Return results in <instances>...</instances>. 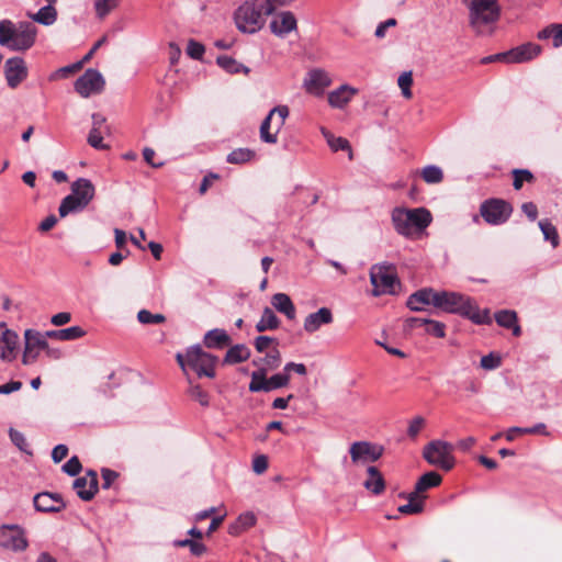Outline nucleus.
Returning a JSON list of instances; mask_svg holds the SVG:
<instances>
[{
    "mask_svg": "<svg viewBox=\"0 0 562 562\" xmlns=\"http://www.w3.org/2000/svg\"><path fill=\"white\" fill-rule=\"evenodd\" d=\"M358 93V89L349 86L341 85L336 90H333L328 94V103L330 106L336 109H342L350 100Z\"/></svg>",
    "mask_w": 562,
    "mask_h": 562,
    "instance_id": "a878e982",
    "label": "nucleus"
},
{
    "mask_svg": "<svg viewBox=\"0 0 562 562\" xmlns=\"http://www.w3.org/2000/svg\"><path fill=\"white\" fill-rule=\"evenodd\" d=\"M94 193V186L89 179L79 178L74 181L70 194L61 200L58 207L60 217L85 210L93 200Z\"/></svg>",
    "mask_w": 562,
    "mask_h": 562,
    "instance_id": "39448f33",
    "label": "nucleus"
},
{
    "mask_svg": "<svg viewBox=\"0 0 562 562\" xmlns=\"http://www.w3.org/2000/svg\"><path fill=\"white\" fill-rule=\"evenodd\" d=\"M539 227L543 234L546 240H550L553 248L559 245V236L557 228L548 220H541Z\"/></svg>",
    "mask_w": 562,
    "mask_h": 562,
    "instance_id": "a18cd8bd",
    "label": "nucleus"
},
{
    "mask_svg": "<svg viewBox=\"0 0 562 562\" xmlns=\"http://www.w3.org/2000/svg\"><path fill=\"white\" fill-rule=\"evenodd\" d=\"M268 469V459L266 456H257L252 461V470L257 474H262Z\"/></svg>",
    "mask_w": 562,
    "mask_h": 562,
    "instance_id": "680f3d73",
    "label": "nucleus"
},
{
    "mask_svg": "<svg viewBox=\"0 0 562 562\" xmlns=\"http://www.w3.org/2000/svg\"><path fill=\"white\" fill-rule=\"evenodd\" d=\"M541 52V47L533 43L522 44L508 52L496 54V58L501 61L512 63H526L537 57Z\"/></svg>",
    "mask_w": 562,
    "mask_h": 562,
    "instance_id": "f3484780",
    "label": "nucleus"
},
{
    "mask_svg": "<svg viewBox=\"0 0 562 562\" xmlns=\"http://www.w3.org/2000/svg\"><path fill=\"white\" fill-rule=\"evenodd\" d=\"M250 357L249 348L244 344L231 347L224 358V363L236 364L246 361Z\"/></svg>",
    "mask_w": 562,
    "mask_h": 562,
    "instance_id": "473e14b6",
    "label": "nucleus"
},
{
    "mask_svg": "<svg viewBox=\"0 0 562 562\" xmlns=\"http://www.w3.org/2000/svg\"><path fill=\"white\" fill-rule=\"evenodd\" d=\"M521 210L530 221H536L538 216V209L535 203L526 202L521 205Z\"/></svg>",
    "mask_w": 562,
    "mask_h": 562,
    "instance_id": "774afa93",
    "label": "nucleus"
},
{
    "mask_svg": "<svg viewBox=\"0 0 562 562\" xmlns=\"http://www.w3.org/2000/svg\"><path fill=\"white\" fill-rule=\"evenodd\" d=\"M397 83H398V87L401 88L402 90V94L404 95V98L406 99H411L412 98V90H411V87L413 85V77H412V72H403L398 79H397Z\"/></svg>",
    "mask_w": 562,
    "mask_h": 562,
    "instance_id": "6e6d98bb",
    "label": "nucleus"
},
{
    "mask_svg": "<svg viewBox=\"0 0 562 562\" xmlns=\"http://www.w3.org/2000/svg\"><path fill=\"white\" fill-rule=\"evenodd\" d=\"M436 307L450 314L467 317L475 324H491L488 308L481 311L475 302L467 295L452 291H439L436 295Z\"/></svg>",
    "mask_w": 562,
    "mask_h": 562,
    "instance_id": "f257e3e1",
    "label": "nucleus"
},
{
    "mask_svg": "<svg viewBox=\"0 0 562 562\" xmlns=\"http://www.w3.org/2000/svg\"><path fill=\"white\" fill-rule=\"evenodd\" d=\"M74 87L80 97L89 98L104 90L105 80L99 70L89 68L75 81Z\"/></svg>",
    "mask_w": 562,
    "mask_h": 562,
    "instance_id": "2eb2a0df",
    "label": "nucleus"
},
{
    "mask_svg": "<svg viewBox=\"0 0 562 562\" xmlns=\"http://www.w3.org/2000/svg\"><path fill=\"white\" fill-rule=\"evenodd\" d=\"M255 366L262 364L260 369L276 370L281 364V353L277 347H272L269 351H266V356L259 360H254Z\"/></svg>",
    "mask_w": 562,
    "mask_h": 562,
    "instance_id": "f704fd0d",
    "label": "nucleus"
},
{
    "mask_svg": "<svg viewBox=\"0 0 562 562\" xmlns=\"http://www.w3.org/2000/svg\"><path fill=\"white\" fill-rule=\"evenodd\" d=\"M86 335V331L80 326H71L64 329H54V330H47L46 336L52 339L57 340H76L78 338H81Z\"/></svg>",
    "mask_w": 562,
    "mask_h": 562,
    "instance_id": "7c9ffc66",
    "label": "nucleus"
},
{
    "mask_svg": "<svg viewBox=\"0 0 562 562\" xmlns=\"http://www.w3.org/2000/svg\"><path fill=\"white\" fill-rule=\"evenodd\" d=\"M438 292L431 288L420 289L408 296L407 306L416 312L423 311L424 306L429 304L436 307V295H438Z\"/></svg>",
    "mask_w": 562,
    "mask_h": 562,
    "instance_id": "393cba45",
    "label": "nucleus"
},
{
    "mask_svg": "<svg viewBox=\"0 0 562 562\" xmlns=\"http://www.w3.org/2000/svg\"><path fill=\"white\" fill-rule=\"evenodd\" d=\"M137 319L139 323L149 325V324H161L166 321V317L162 314H153L147 310H140L137 313Z\"/></svg>",
    "mask_w": 562,
    "mask_h": 562,
    "instance_id": "de8ad7c7",
    "label": "nucleus"
},
{
    "mask_svg": "<svg viewBox=\"0 0 562 562\" xmlns=\"http://www.w3.org/2000/svg\"><path fill=\"white\" fill-rule=\"evenodd\" d=\"M4 74L8 86L16 88L27 77V68L23 58H9L4 64Z\"/></svg>",
    "mask_w": 562,
    "mask_h": 562,
    "instance_id": "aec40b11",
    "label": "nucleus"
},
{
    "mask_svg": "<svg viewBox=\"0 0 562 562\" xmlns=\"http://www.w3.org/2000/svg\"><path fill=\"white\" fill-rule=\"evenodd\" d=\"M453 447L442 440H432L424 447L423 457L431 465L449 471L454 465Z\"/></svg>",
    "mask_w": 562,
    "mask_h": 562,
    "instance_id": "1a4fd4ad",
    "label": "nucleus"
},
{
    "mask_svg": "<svg viewBox=\"0 0 562 562\" xmlns=\"http://www.w3.org/2000/svg\"><path fill=\"white\" fill-rule=\"evenodd\" d=\"M289 114V106L283 104L270 110L260 125V138L263 143L276 144L278 142V133L283 127Z\"/></svg>",
    "mask_w": 562,
    "mask_h": 562,
    "instance_id": "9d476101",
    "label": "nucleus"
},
{
    "mask_svg": "<svg viewBox=\"0 0 562 562\" xmlns=\"http://www.w3.org/2000/svg\"><path fill=\"white\" fill-rule=\"evenodd\" d=\"M265 0H248L245 1L235 11L234 20L236 27L248 34H254L260 31L265 24L267 16L270 15L267 9L262 4Z\"/></svg>",
    "mask_w": 562,
    "mask_h": 562,
    "instance_id": "20e7f679",
    "label": "nucleus"
},
{
    "mask_svg": "<svg viewBox=\"0 0 562 562\" xmlns=\"http://www.w3.org/2000/svg\"><path fill=\"white\" fill-rule=\"evenodd\" d=\"M74 490L82 501H91L98 492V476L94 471H89L85 476L74 481Z\"/></svg>",
    "mask_w": 562,
    "mask_h": 562,
    "instance_id": "5701e85b",
    "label": "nucleus"
},
{
    "mask_svg": "<svg viewBox=\"0 0 562 562\" xmlns=\"http://www.w3.org/2000/svg\"><path fill=\"white\" fill-rule=\"evenodd\" d=\"M331 85L329 74L323 69L311 70L304 79V88L306 92L319 97L325 89Z\"/></svg>",
    "mask_w": 562,
    "mask_h": 562,
    "instance_id": "6ab92c4d",
    "label": "nucleus"
},
{
    "mask_svg": "<svg viewBox=\"0 0 562 562\" xmlns=\"http://www.w3.org/2000/svg\"><path fill=\"white\" fill-rule=\"evenodd\" d=\"M217 65L229 74L248 72L249 69L229 56H218Z\"/></svg>",
    "mask_w": 562,
    "mask_h": 562,
    "instance_id": "ea45409f",
    "label": "nucleus"
},
{
    "mask_svg": "<svg viewBox=\"0 0 562 562\" xmlns=\"http://www.w3.org/2000/svg\"><path fill=\"white\" fill-rule=\"evenodd\" d=\"M367 475L368 477L363 482L364 488L373 495H381L385 491V480L380 470L374 465H369Z\"/></svg>",
    "mask_w": 562,
    "mask_h": 562,
    "instance_id": "bb28decb",
    "label": "nucleus"
},
{
    "mask_svg": "<svg viewBox=\"0 0 562 562\" xmlns=\"http://www.w3.org/2000/svg\"><path fill=\"white\" fill-rule=\"evenodd\" d=\"M441 475L435 471H429L422 475L419 480L416 482L415 491L422 494L425 491L436 487L441 483Z\"/></svg>",
    "mask_w": 562,
    "mask_h": 562,
    "instance_id": "c9c22d12",
    "label": "nucleus"
},
{
    "mask_svg": "<svg viewBox=\"0 0 562 562\" xmlns=\"http://www.w3.org/2000/svg\"><path fill=\"white\" fill-rule=\"evenodd\" d=\"M394 229L404 237H413L425 231L431 223V213L425 207H395L391 214Z\"/></svg>",
    "mask_w": 562,
    "mask_h": 562,
    "instance_id": "f03ea898",
    "label": "nucleus"
},
{
    "mask_svg": "<svg viewBox=\"0 0 562 562\" xmlns=\"http://www.w3.org/2000/svg\"><path fill=\"white\" fill-rule=\"evenodd\" d=\"M383 452L382 446L366 440L355 441L349 447L351 462L355 465L373 463L383 456Z\"/></svg>",
    "mask_w": 562,
    "mask_h": 562,
    "instance_id": "ddd939ff",
    "label": "nucleus"
},
{
    "mask_svg": "<svg viewBox=\"0 0 562 562\" xmlns=\"http://www.w3.org/2000/svg\"><path fill=\"white\" fill-rule=\"evenodd\" d=\"M32 20L42 25H52L57 20V11L52 4L44 5L36 13L31 15Z\"/></svg>",
    "mask_w": 562,
    "mask_h": 562,
    "instance_id": "e433bc0d",
    "label": "nucleus"
},
{
    "mask_svg": "<svg viewBox=\"0 0 562 562\" xmlns=\"http://www.w3.org/2000/svg\"><path fill=\"white\" fill-rule=\"evenodd\" d=\"M255 157V151L249 148H237L234 149L227 156L229 164H245L250 161Z\"/></svg>",
    "mask_w": 562,
    "mask_h": 562,
    "instance_id": "37998d69",
    "label": "nucleus"
},
{
    "mask_svg": "<svg viewBox=\"0 0 562 562\" xmlns=\"http://www.w3.org/2000/svg\"><path fill=\"white\" fill-rule=\"evenodd\" d=\"M290 383V374L282 373L273 374L267 379L266 369H258L251 373V381L249 383V391L252 393L257 392H270L272 390L281 389Z\"/></svg>",
    "mask_w": 562,
    "mask_h": 562,
    "instance_id": "f8f14e48",
    "label": "nucleus"
},
{
    "mask_svg": "<svg viewBox=\"0 0 562 562\" xmlns=\"http://www.w3.org/2000/svg\"><path fill=\"white\" fill-rule=\"evenodd\" d=\"M46 333L42 334L34 329H26L24 331V352L22 357L23 364H31L36 361L40 352L45 351L47 348Z\"/></svg>",
    "mask_w": 562,
    "mask_h": 562,
    "instance_id": "dca6fc26",
    "label": "nucleus"
},
{
    "mask_svg": "<svg viewBox=\"0 0 562 562\" xmlns=\"http://www.w3.org/2000/svg\"><path fill=\"white\" fill-rule=\"evenodd\" d=\"M425 331L434 337L443 338L446 336V325L438 321L428 319Z\"/></svg>",
    "mask_w": 562,
    "mask_h": 562,
    "instance_id": "603ef678",
    "label": "nucleus"
},
{
    "mask_svg": "<svg viewBox=\"0 0 562 562\" xmlns=\"http://www.w3.org/2000/svg\"><path fill=\"white\" fill-rule=\"evenodd\" d=\"M370 282L373 286L372 294L374 296L395 294L396 286L400 284L395 267L385 262L371 267Z\"/></svg>",
    "mask_w": 562,
    "mask_h": 562,
    "instance_id": "6e6552de",
    "label": "nucleus"
},
{
    "mask_svg": "<svg viewBox=\"0 0 562 562\" xmlns=\"http://www.w3.org/2000/svg\"><path fill=\"white\" fill-rule=\"evenodd\" d=\"M539 40H549L552 38V44L554 47L562 46V24H551L538 33Z\"/></svg>",
    "mask_w": 562,
    "mask_h": 562,
    "instance_id": "58836bf2",
    "label": "nucleus"
},
{
    "mask_svg": "<svg viewBox=\"0 0 562 562\" xmlns=\"http://www.w3.org/2000/svg\"><path fill=\"white\" fill-rule=\"evenodd\" d=\"M297 21L291 11H282L273 16L270 22L271 32L279 36L284 37L292 31L296 30Z\"/></svg>",
    "mask_w": 562,
    "mask_h": 562,
    "instance_id": "4be33fe9",
    "label": "nucleus"
},
{
    "mask_svg": "<svg viewBox=\"0 0 562 562\" xmlns=\"http://www.w3.org/2000/svg\"><path fill=\"white\" fill-rule=\"evenodd\" d=\"M64 472H66L70 476H75L79 474L81 471V463L77 457H71L64 465Z\"/></svg>",
    "mask_w": 562,
    "mask_h": 562,
    "instance_id": "bf43d9fd",
    "label": "nucleus"
},
{
    "mask_svg": "<svg viewBox=\"0 0 562 562\" xmlns=\"http://www.w3.org/2000/svg\"><path fill=\"white\" fill-rule=\"evenodd\" d=\"M420 176L426 183L436 184L442 181L443 172L442 170L435 165H429L423 168L420 171Z\"/></svg>",
    "mask_w": 562,
    "mask_h": 562,
    "instance_id": "79ce46f5",
    "label": "nucleus"
},
{
    "mask_svg": "<svg viewBox=\"0 0 562 562\" xmlns=\"http://www.w3.org/2000/svg\"><path fill=\"white\" fill-rule=\"evenodd\" d=\"M322 134L327 140L328 146L333 151L347 150L349 159H352V150L349 142L344 137H336L326 130H322Z\"/></svg>",
    "mask_w": 562,
    "mask_h": 562,
    "instance_id": "4c0bfd02",
    "label": "nucleus"
},
{
    "mask_svg": "<svg viewBox=\"0 0 562 562\" xmlns=\"http://www.w3.org/2000/svg\"><path fill=\"white\" fill-rule=\"evenodd\" d=\"M204 52H205V48L204 46L194 41V40H190L188 42V45H187V54L193 58V59H201L204 55Z\"/></svg>",
    "mask_w": 562,
    "mask_h": 562,
    "instance_id": "13d9d810",
    "label": "nucleus"
},
{
    "mask_svg": "<svg viewBox=\"0 0 562 562\" xmlns=\"http://www.w3.org/2000/svg\"><path fill=\"white\" fill-rule=\"evenodd\" d=\"M117 479V473L113 470H110V469H103L102 470V480H103V483H102V487L103 488H109L112 483Z\"/></svg>",
    "mask_w": 562,
    "mask_h": 562,
    "instance_id": "0e129e2a",
    "label": "nucleus"
},
{
    "mask_svg": "<svg viewBox=\"0 0 562 562\" xmlns=\"http://www.w3.org/2000/svg\"><path fill=\"white\" fill-rule=\"evenodd\" d=\"M280 326V319L270 307H265L259 322L256 324V329L259 333L266 330H273Z\"/></svg>",
    "mask_w": 562,
    "mask_h": 562,
    "instance_id": "72a5a7b5",
    "label": "nucleus"
},
{
    "mask_svg": "<svg viewBox=\"0 0 562 562\" xmlns=\"http://www.w3.org/2000/svg\"><path fill=\"white\" fill-rule=\"evenodd\" d=\"M68 454V448L65 445H57L52 451V459L58 463Z\"/></svg>",
    "mask_w": 562,
    "mask_h": 562,
    "instance_id": "69168bd1",
    "label": "nucleus"
},
{
    "mask_svg": "<svg viewBox=\"0 0 562 562\" xmlns=\"http://www.w3.org/2000/svg\"><path fill=\"white\" fill-rule=\"evenodd\" d=\"M272 306L284 314L288 319L293 321L296 317V310L291 297L285 293H276L271 299Z\"/></svg>",
    "mask_w": 562,
    "mask_h": 562,
    "instance_id": "cd10ccee",
    "label": "nucleus"
},
{
    "mask_svg": "<svg viewBox=\"0 0 562 562\" xmlns=\"http://www.w3.org/2000/svg\"><path fill=\"white\" fill-rule=\"evenodd\" d=\"M203 342L211 349H222L231 344V337L224 329L215 328L204 335Z\"/></svg>",
    "mask_w": 562,
    "mask_h": 562,
    "instance_id": "c85d7f7f",
    "label": "nucleus"
},
{
    "mask_svg": "<svg viewBox=\"0 0 562 562\" xmlns=\"http://www.w3.org/2000/svg\"><path fill=\"white\" fill-rule=\"evenodd\" d=\"M255 348L258 352L269 351L272 347H277L279 342L269 336H258L254 341Z\"/></svg>",
    "mask_w": 562,
    "mask_h": 562,
    "instance_id": "09e8293b",
    "label": "nucleus"
},
{
    "mask_svg": "<svg viewBox=\"0 0 562 562\" xmlns=\"http://www.w3.org/2000/svg\"><path fill=\"white\" fill-rule=\"evenodd\" d=\"M514 432H520V434H527V435H531V434H540V435H544V436L549 435L547 431L546 425L542 423H539L532 427H512V428H509L506 432V439L508 441L514 440Z\"/></svg>",
    "mask_w": 562,
    "mask_h": 562,
    "instance_id": "a19ab883",
    "label": "nucleus"
},
{
    "mask_svg": "<svg viewBox=\"0 0 562 562\" xmlns=\"http://www.w3.org/2000/svg\"><path fill=\"white\" fill-rule=\"evenodd\" d=\"M188 392L193 400L200 403V405L209 406V394L200 385H191Z\"/></svg>",
    "mask_w": 562,
    "mask_h": 562,
    "instance_id": "4d7b16f0",
    "label": "nucleus"
},
{
    "mask_svg": "<svg viewBox=\"0 0 562 562\" xmlns=\"http://www.w3.org/2000/svg\"><path fill=\"white\" fill-rule=\"evenodd\" d=\"M9 436H10L11 441L13 442V445L16 448H19L23 452L31 453V451L29 450V445L26 442V439L21 431L16 430L14 428H10Z\"/></svg>",
    "mask_w": 562,
    "mask_h": 562,
    "instance_id": "864d4df0",
    "label": "nucleus"
},
{
    "mask_svg": "<svg viewBox=\"0 0 562 562\" xmlns=\"http://www.w3.org/2000/svg\"><path fill=\"white\" fill-rule=\"evenodd\" d=\"M70 319H71L70 313H68V312H60V313L55 314L50 318V323L53 325H55V326H63V325H66L67 323H69Z\"/></svg>",
    "mask_w": 562,
    "mask_h": 562,
    "instance_id": "338daca9",
    "label": "nucleus"
},
{
    "mask_svg": "<svg viewBox=\"0 0 562 562\" xmlns=\"http://www.w3.org/2000/svg\"><path fill=\"white\" fill-rule=\"evenodd\" d=\"M408 503L401 505L398 512L405 515H415L423 512L424 508V496H420L417 491H414L407 495Z\"/></svg>",
    "mask_w": 562,
    "mask_h": 562,
    "instance_id": "2f4dec72",
    "label": "nucleus"
},
{
    "mask_svg": "<svg viewBox=\"0 0 562 562\" xmlns=\"http://www.w3.org/2000/svg\"><path fill=\"white\" fill-rule=\"evenodd\" d=\"M513 176V186L516 190L521 189L524 182H531L533 180V175L527 169H515Z\"/></svg>",
    "mask_w": 562,
    "mask_h": 562,
    "instance_id": "8fccbe9b",
    "label": "nucleus"
},
{
    "mask_svg": "<svg viewBox=\"0 0 562 562\" xmlns=\"http://www.w3.org/2000/svg\"><path fill=\"white\" fill-rule=\"evenodd\" d=\"M470 10V24L477 34H487L499 16L497 0H465Z\"/></svg>",
    "mask_w": 562,
    "mask_h": 562,
    "instance_id": "423d86ee",
    "label": "nucleus"
},
{
    "mask_svg": "<svg viewBox=\"0 0 562 562\" xmlns=\"http://www.w3.org/2000/svg\"><path fill=\"white\" fill-rule=\"evenodd\" d=\"M19 336L9 329L4 323L0 324V358L3 361H12L16 357Z\"/></svg>",
    "mask_w": 562,
    "mask_h": 562,
    "instance_id": "a211bd4d",
    "label": "nucleus"
},
{
    "mask_svg": "<svg viewBox=\"0 0 562 562\" xmlns=\"http://www.w3.org/2000/svg\"><path fill=\"white\" fill-rule=\"evenodd\" d=\"M501 358L490 353L481 358V367L485 370H493L499 367Z\"/></svg>",
    "mask_w": 562,
    "mask_h": 562,
    "instance_id": "052dcab7",
    "label": "nucleus"
},
{
    "mask_svg": "<svg viewBox=\"0 0 562 562\" xmlns=\"http://www.w3.org/2000/svg\"><path fill=\"white\" fill-rule=\"evenodd\" d=\"M334 321L333 313L328 307H321L318 311L308 314L303 323V328L306 333L313 334L322 326L329 325Z\"/></svg>",
    "mask_w": 562,
    "mask_h": 562,
    "instance_id": "b1692460",
    "label": "nucleus"
},
{
    "mask_svg": "<svg viewBox=\"0 0 562 562\" xmlns=\"http://www.w3.org/2000/svg\"><path fill=\"white\" fill-rule=\"evenodd\" d=\"M426 425V419L423 416H415L408 424L407 436L415 440L418 434L423 430Z\"/></svg>",
    "mask_w": 562,
    "mask_h": 562,
    "instance_id": "3c124183",
    "label": "nucleus"
},
{
    "mask_svg": "<svg viewBox=\"0 0 562 562\" xmlns=\"http://www.w3.org/2000/svg\"><path fill=\"white\" fill-rule=\"evenodd\" d=\"M37 30L31 22L14 24L10 20L0 21V45L11 50H26L36 40Z\"/></svg>",
    "mask_w": 562,
    "mask_h": 562,
    "instance_id": "7ed1b4c3",
    "label": "nucleus"
},
{
    "mask_svg": "<svg viewBox=\"0 0 562 562\" xmlns=\"http://www.w3.org/2000/svg\"><path fill=\"white\" fill-rule=\"evenodd\" d=\"M513 213L510 203L503 199H487L480 206V215L490 225H502Z\"/></svg>",
    "mask_w": 562,
    "mask_h": 562,
    "instance_id": "9b49d317",
    "label": "nucleus"
},
{
    "mask_svg": "<svg viewBox=\"0 0 562 562\" xmlns=\"http://www.w3.org/2000/svg\"><path fill=\"white\" fill-rule=\"evenodd\" d=\"M496 323L504 328H510L518 321L517 313L512 310H502L495 313Z\"/></svg>",
    "mask_w": 562,
    "mask_h": 562,
    "instance_id": "c03bdc74",
    "label": "nucleus"
},
{
    "mask_svg": "<svg viewBox=\"0 0 562 562\" xmlns=\"http://www.w3.org/2000/svg\"><path fill=\"white\" fill-rule=\"evenodd\" d=\"M176 359L184 373H187V367H189L199 376H215V363L217 361V357L205 352L198 345L190 347L186 355L178 353Z\"/></svg>",
    "mask_w": 562,
    "mask_h": 562,
    "instance_id": "0eeeda50",
    "label": "nucleus"
},
{
    "mask_svg": "<svg viewBox=\"0 0 562 562\" xmlns=\"http://www.w3.org/2000/svg\"><path fill=\"white\" fill-rule=\"evenodd\" d=\"M262 4L267 9L270 15L276 11L278 7H284L293 2V0H265Z\"/></svg>",
    "mask_w": 562,
    "mask_h": 562,
    "instance_id": "e2e57ef3",
    "label": "nucleus"
},
{
    "mask_svg": "<svg viewBox=\"0 0 562 562\" xmlns=\"http://www.w3.org/2000/svg\"><path fill=\"white\" fill-rule=\"evenodd\" d=\"M34 507L43 513H57L66 507L61 496L57 493L43 492L34 496Z\"/></svg>",
    "mask_w": 562,
    "mask_h": 562,
    "instance_id": "412c9836",
    "label": "nucleus"
},
{
    "mask_svg": "<svg viewBox=\"0 0 562 562\" xmlns=\"http://www.w3.org/2000/svg\"><path fill=\"white\" fill-rule=\"evenodd\" d=\"M256 524V516L251 512L240 514L237 519L228 526L231 536H239Z\"/></svg>",
    "mask_w": 562,
    "mask_h": 562,
    "instance_id": "c756f323",
    "label": "nucleus"
},
{
    "mask_svg": "<svg viewBox=\"0 0 562 562\" xmlns=\"http://www.w3.org/2000/svg\"><path fill=\"white\" fill-rule=\"evenodd\" d=\"M104 133L102 130L91 128L88 135L89 145L95 149H105L106 145L103 143Z\"/></svg>",
    "mask_w": 562,
    "mask_h": 562,
    "instance_id": "5fc2aeb1",
    "label": "nucleus"
},
{
    "mask_svg": "<svg viewBox=\"0 0 562 562\" xmlns=\"http://www.w3.org/2000/svg\"><path fill=\"white\" fill-rule=\"evenodd\" d=\"M119 0H95L94 9L99 19H104L112 10L117 8Z\"/></svg>",
    "mask_w": 562,
    "mask_h": 562,
    "instance_id": "49530a36",
    "label": "nucleus"
},
{
    "mask_svg": "<svg viewBox=\"0 0 562 562\" xmlns=\"http://www.w3.org/2000/svg\"><path fill=\"white\" fill-rule=\"evenodd\" d=\"M29 546L24 528L19 525L0 526V547L13 551L22 552Z\"/></svg>",
    "mask_w": 562,
    "mask_h": 562,
    "instance_id": "4468645a",
    "label": "nucleus"
}]
</instances>
